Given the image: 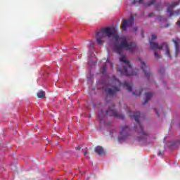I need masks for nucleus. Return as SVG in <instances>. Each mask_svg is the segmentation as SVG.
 <instances>
[{
  "instance_id": "nucleus-1",
  "label": "nucleus",
  "mask_w": 180,
  "mask_h": 180,
  "mask_svg": "<svg viewBox=\"0 0 180 180\" xmlns=\"http://www.w3.org/2000/svg\"><path fill=\"white\" fill-rule=\"evenodd\" d=\"M125 108L129 117H131V119H134L136 123L134 127L136 131L138 133L139 141H144V140H147V137H148V132L144 131L143 126L140 122V112H131L130 108L127 107V105H126Z\"/></svg>"
},
{
  "instance_id": "nucleus-2",
  "label": "nucleus",
  "mask_w": 180,
  "mask_h": 180,
  "mask_svg": "<svg viewBox=\"0 0 180 180\" xmlns=\"http://www.w3.org/2000/svg\"><path fill=\"white\" fill-rule=\"evenodd\" d=\"M113 85L111 88H107L105 90V92L107 95V97L105 98V101H108V98H113V96H115V95L120 91V86L122 85L124 88H126L127 91L129 92H131V89L133 88V84L129 83L127 82H124L122 84L120 82V80L117 79L116 77H113Z\"/></svg>"
},
{
  "instance_id": "nucleus-3",
  "label": "nucleus",
  "mask_w": 180,
  "mask_h": 180,
  "mask_svg": "<svg viewBox=\"0 0 180 180\" xmlns=\"http://www.w3.org/2000/svg\"><path fill=\"white\" fill-rule=\"evenodd\" d=\"M106 37H114L116 42L119 41V35H117L116 30H112L110 27H103L96 34L98 44H103V39H106Z\"/></svg>"
},
{
  "instance_id": "nucleus-4",
  "label": "nucleus",
  "mask_w": 180,
  "mask_h": 180,
  "mask_svg": "<svg viewBox=\"0 0 180 180\" xmlns=\"http://www.w3.org/2000/svg\"><path fill=\"white\" fill-rule=\"evenodd\" d=\"M121 41L120 43L116 42L114 44V49L117 54L121 56L123 53V49L128 50L130 53H134L137 49V45L134 42H128L126 38H120Z\"/></svg>"
},
{
  "instance_id": "nucleus-5",
  "label": "nucleus",
  "mask_w": 180,
  "mask_h": 180,
  "mask_svg": "<svg viewBox=\"0 0 180 180\" xmlns=\"http://www.w3.org/2000/svg\"><path fill=\"white\" fill-rule=\"evenodd\" d=\"M105 106H108V109L105 111L101 110L98 113L99 120H103L105 116H112L113 117H117V119H120L121 120L124 119V115L119 114L117 112L116 110H115V103H113V102L107 101Z\"/></svg>"
},
{
  "instance_id": "nucleus-6",
  "label": "nucleus",
  "mask_w": 180,
  "mask_h": 180,
  "mask_svg": "<svg viewBox=\"0 0 180 180\" xmlns=\"http://www.w3.org/2000/svg\"><path fill=\"white\" fill-rule=\"evenodd\" d=\"M120 61L125 64V65H123L122 69H121L120 68H117V71H119L121 73L122 77H123V75H125L126 77L137 75L136 71L131 70V65L130 64L129 60L126 58V56H121L120 58Z\"/></svg>"
},
{
  "instance_id": "nucleus-7",
  "label": "nucleus",
  "mask_w": 180,
  "mask_h": 180,
  "mask_svg": "<svg viewBox=\"0 0 180 180\" xmlns=\"http://www.w3.org/2000/svg\"><path fill=\"white\" fill-rule=\"evenodd\" d=\"M150 49L152 50H155L154 55L155 58H160V54L157 52V49H159V50H162L163 47H165L166 50V56L169 57V58H171V53H169V46H168V44L167 42H164L161 46H159L158 44L155 43L153 41H150Z\"/></svg>"
},
{
  "instance_id": "nucleus-8",
  "label": "nucleus",
  "mask_w": 180,
  "mask_h": 180,
  "mask_svg": "<svg viewBox=\"0 0 180 180\" xmlns=\"http://www.w3.org/2000/svg\"><path fill=\"white\" fill-rule=\"evenodd\" d=\"M130 136H131V129H130V127L127 125L121 126L118 141L120 143H123V141H126L127 138L130 137Z\"/></svg>"
},
{
  "instance_id": "nucleus-9",
  "label": "nucleus",
  "mask_w": 180,
  "mask_h": 180,
  "mask_svg": "<svg viewBox=\"0 0 180 180\" xmlns=\"http://www.w3.org/2000/svg\"><path fill=\"white\" fill-rule=\"evenodd\" d=\"M134 25V17L131 15L129 19H124L121 23V29L123 31L127 30V27H131Z\"/></svg>"
},
{
  "instance_id": "nucleus-10",
  "label": "nucleus",
  "mask_w": 180,
  "mask_h": 180,
  "mask_svg": "<svg viewBox=\"0 0 180 180\" xmlns=\"http://www.w3.org/2000/svg\"><path fill=\"white\" fill-rule=\"evenodd\" d=\"M179 5V3L178 1L172 3L169 7L167 8V12L169 13V18H172V16H179L180 15V9L172 11V9L175 8V6H178Z\"/></svg>"
},
{
  "instance_id": "nucleus-11",
  "label": "nucleus",
  "mask_w": 180,
  "mask_h": 180,
  "mask_svg": "<svg viewBox=\"0 0 180 180\" xmlns=\"http://www.w3.org/2000/svg\"><path fill=\"white\" fill-rule=\"evenodd\" d=\"M139 60L141 61V70L143 71L145 77L148 79L151 75V72H150V67H148V65H147L146 63L141 59H139Z\"/></svg>"
},
{
  "instance_id": "nucleus-12",
  "label": "nucleus",
  "mask_w": 180,
  "mask_h": 180,
  "mask_svg": "<svg viewBox=\"0 0 180 180\" xmlns=\"http://www.w3.org/2000/svg\"><path fill=\"white\" fill-rule=\"evenodd\" d=\"M173 43H174L175 46V57H178V54H179L180 49H179V44H180V39L176 38V39L172 40Z\"/></svg>"
},
{
  "instance_id": "nucleus-13",
  "label": "nucleus",
  "mask_w": 180,
  "mask_h": 180,
  "mask_svg": "<svg viewBox=\"0 0 180 180\" xmlns=\"http://www.w3.org/2000/svg\"><path fill=\"white\" fill-rule=\"evenodd\" d=\"M95 153L98 154V155H103L105 154V149L102 146H97L95 148Z\"/></svg>"
},
{
  "instance_id": "nucleus-14",
  "label": "nucleus",
  "mask_w": 180,
  "mask_h": 180,
  "mask_svg": "<svg viewBox=\"0 0 180 180\" xmlns=\"http://www.w3.org/2000/svg\"><path fill=\"white\" fill-rule=\"evenodd\" d=\"M151 98H153V93L151 92H148L145 94V101L143 103V105H146V103H147V102H148V101H150V99H151Z\"/></svg>"
},
{
  "instance_id": "nucleus-15",
  "label": "nucleus",
  "mask_w": 180,
  "mask_h": 180,
  "mask_svg": "<svg viewBox=\"0 0 180 180\" xmlns=\"http://www.w3.org/2000/svg\"><path fill=\"white\" fill-rule=\"evenodd\" d=\"M37 98L43 99L44 98H46V92L41 90L37 93Z\"/></svg>"
},
{
  "instance_id": "nucleus-16",
  "label": "nucleus",
  "mask_w": 180,
  "mask_h": 180,
  "mask_svg": "<svg viewBox=\"0 0 180 180\" xmlns=\"http://www.w3.org/2000/svg\"><path fill=\"white\" fill-rule=\"evenodd\" d=\"M107 68H108V66L106 65V63H104L103 65L100 69L101 74H105V72H106Z\"/></svg>"
},
{
  "instance_id": "nucleus-17",
  "label": "nucleus",
  "mask_w": 180,
  "mask_h": 180,
  "mask_svg": "<svg viewBox=\"0 0 180 180\" xmlns=\"http://www.w3.org/2000/svg\"><path fill=\"white\" fill-rule=\"evenodd\" d=\"M155 2H157V1H155V0H150L147 4H146L145 6H151V5H155Z\"/></svg>"
},
{
  "instance_id": "nucleus-18",
  "label": "nucleus",
  "mask_w": 180,
  "mask_h": 180,
  "mask_svg": "<svg viewBox=\"0 0 180 180\" xmlns=\"http://www.w3.org/2000/svg\"><path fill=\"white\" fill-rule=\"evenodd\" d=\"M143 92V89H141L138 91H136V92H133V95H136V96H141V94Z\"/></svg>"
},
{
  "instance_id": "nucleus-19",
  "label": "nucleus",
  "mask_w": 180,
  "mask_h": 180,
  "mask_svg": "<svg viewBox=\"0 0 180 180\" xmlns=\"http://www.w3.org/2000/svg\"><path fill=\"white\" fill-rule=\"evenodd\" d=\"M155 39H157V35L153 34H152V40L154 41V40H155Z\"/></svg>"
},
{
  "instance_id": "nucleus-20",
  "label": "nucleus",
  "mask_w": 180,
  "mask_h": 180,
  "mask_svg": "<svg viewBox=\"0 0 180 180\" xmlns=\"http://www.w3.org/2000/svg\"><path fill=\"white\" fill-rule=\"evenodd\" d=\"M151 16H154L153 13H149L148 17H149V18H151Z\"/></svg>"
},
{
  "instance_id": "nucleus-21",
  "label": "nucleus",
  "mask_w": 180,
  "mask_h": 180,
  "mask_svg": "<svg viewBox=\"0 0 180 180\" xmlns=\"http://www.w3.org/2000/svg\"><path fill=\"white\" fill-rule=\"evenodd\" d=\"M76 150H77L78 151H79L81 150V147L80 146H77L75 148Z\"/></svg>"
},
{
  "instance_id": "nucleus-22",
  "label": "nucleus",
  "mask_w": 180,
  "mask_h": 180,
  "mask_svg": "<svg viewBox=\"0 0 180 180\" xmlns=\"http://www.w3.org/2000/svg\"><path fill=\"white\" fill-rule=\"evenodd\" d=\"M158 155H159V157H161V155H162V151H159Z\"/></svg>"
},
{
  "instance_id": "nucleus-23",
  "label": "nucleus",
  "mask_w": 180,
  "mask_h": 180,
  "mask_svg": "<svg viewBox=\"0 0 180 180\" xmlns=\"http://www.w3.org/2000/svg\"><path fill=\"white\" fill-rule=\"evenodd\" d=\"M141 34L142 37H144V32L143 31H141Z\"/></svg>"
},
{
  "instance_id": "nucleus-24",
  "label": "nucleus",
  "mask_w": 180,
  "mask_h": 180,
  "mask_svg": "<svg viewBox=\"0 0 180 180\" xmlns=\"http://www.w3.org/2000/svg\"><path fill=\"white\" fill-rule=\"evenodd\" d=\"M156 114L158 115V117H160V112L157 110H155Z\"/></svg>"
},
{
  "instance_id": "nucleus-25",
  "label": "nucleus",
  "mask_w": 180,
  "mask_h": 180,
  "mask_svg": "<svg viewBox=\"0 0 180 180\" xmlns=\"http://www.w3.org/2000/svg\"><path fill=\"white\" fill-rule=\"evenodd\" d=\"M134 30L135 32H137V30H139V28H138L137 27H136L134 28Z\"/></svg>"
},
{
  "instance_id": "nucleus-26",
  "label": "nucleus",
  "mask_w": 180,
  "mask_h": 180,
  "mask_svg": "<svg viewBox=\"0 0 180 180\" xmlns=\"http://www.w3.org/2000/svg\"><path fill=\"white\" fill-rule=\"evenodd\" d=\"M90 49H94V44H90Z\"/></svg>"
},
{
  "instance_id": "nucleus-27",
  "label": "nucleus",
  "mask_w": 180,
  "mask_h": 180,
  "mask_svg": "<svg viewBox=\"0 0 180 180\" xmlns=\"http://www.w3.org/2000/svg\"><path fill=\"white\" fill-rule=\"evenodd\" d=\"M139 4H143V0H139Z\"/></svg>"
},
{
  "instance_id": "nucleus-28",
  "label": "nucleus",
  "mask_w": 180,
  "mask_h": 180,
  "mask_svg": "<svg viewBox=\"0 0 180 180\" xmlns=\"http://www.w3.org/2000/svg\"><path fill=\"white\" fill-rule=\"evenodd\" d=\"M84 155H88V151H85V152L84 153Z\"/></svg>"
},
{
  "instance_id": "nucleus-29",
  "label": "nucleus",
  "mask_w": 180,
  "mask_h": 180,
  "mask_svg": "<svg viewBox=\"0 0 180 180\" xmlns=\"http://www.w3.org/2000/svg\"><path fill=\"white\" fill-rule=\"evenodd\" d=\"M176 23L177 25H180V21H178Z\"/></svg>"
},
{
  "instance_id": "nucleus-30",
  "label": "nucleus",
  "mask_w": 180,
  "mask_h": 180,
  "mask_svg": "<svg viewBox=\"0 0 180 180\" xmlns=\"http://www.w3.org/2000/svg\"><path fill=\"white\" fill-rule=\"evenodd\" d=\"M111 68H113V64H111Z\"/></svg>"
},
{
  "instance_id": "nucleus-31",
  "label": "nucleus",
  "mask_w": 180,
  "mask_h": 180,
  "mask_svg": "<svg viewBox=\"0 0 180 180\" xmlns=\"http://www.w3.org/2000/svg\"><path fill=\"white\" fill-rule=\"evenodd\" d=\"M166 6H168V4H166Z\"/></svg>"
},
{
  "instance_id": "nucleus-32",
  "label": "nucleus",
  "mask_w": 180,
  "mask_h": 180,
  "mask_svg": "<svg viewBox=\"0 0 180 180\" xmlns=\"http://www.w3.org/2000/svg\"><path fill=\"white\" fill-rule=\"evenodd\" d=\"M86 180H89V178H87Z\"/></svg>"
},
{
  "instance_id": "nucleus-33",
  "label": "nucleus",
  "mask_w": 180,
  "mask_h": 180,
  "mask_svg": "<svg viewBox=\"0 0 180 180\" xmlns=\"http://www.w3.org/2000/svg\"><path fill=\"white\" fill-rule=\"evenodd\" d=\"M110 134H112V132H110Z\"/></svg>"
}]
</instances>
